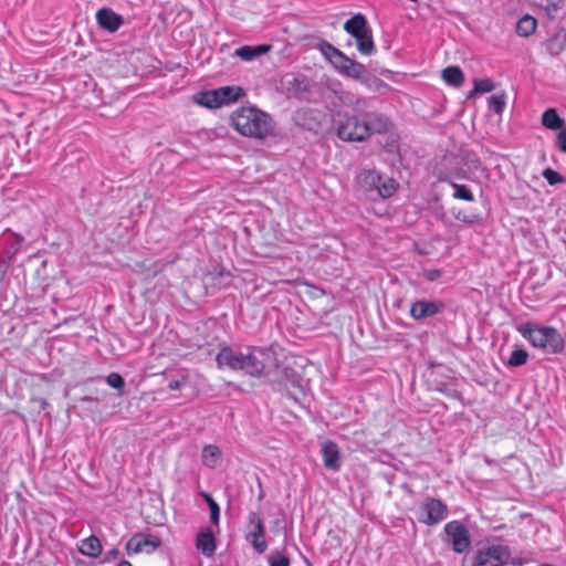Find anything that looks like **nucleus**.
Returning a JSON list of instances; mask_svg holds the SVG:
<instances>
[{"label": "nucleus", "instance_id": "f257e3e1", "mask_svg": "<svg viewBox=\"0 0 566 566\" xmlns=\"http://www.w3.org/2000/svg\"><path fill=\"white\" fill-rule=\"evenodd\" d=\"M232 127L242 136L264 140L273 135L274 123L270 114L255 106H241L230 117Z\"/></svg>", "mask_w": 566, "mask_h": 566}, {"label": "nucleus", "instance_id": "f03ea898", "mask_svg": "<svg viewBox=\"0 0 566 566\" xmlns=\"http://www.w3.org/2000/svg\"><path fill=\"white\" fill-rule=\"evenodd\" d=\"M317 49L338 74L367 84L369 73L363 63L348 57L344 52L327 41H321L317 44Z\"/></svg>", "mask_w": 566, "mask_h": 566}, {"label": "nucleus", "instance_id": "7ed1b4c3", "mask_svg": "<svg viewBox=\"0 0 566 566\" xmlns=\"http://www.w3.org/2000/svg\"><path fill=\"white\" fill-rule=\"evenodd\" d=\"M517 332L534 347L547 354H560L565 348L562 334L554 327L526 322L516 327Z\"/></svg>", "mask_w": 566, "mask_h": 566}, {"label": "nucleus", "instance_id": "20e7f679", "mask_svg": "<svg viewBox=\"0 0 566 566\" xmlns=\"http://www.w3.org/2000/svg\"><path fill=\"white\" fill-rule=\"evenodd\" d=\"M355 182L358 191L371 200L388 199L398 189V182L376 169H363L356 177Z\"/></svg>", "mask_w": 566, "mask_h": 566}, {"label": "nucleus", "instance_id": "39448f33", "mask_svg": "<svg viewBox=\"0 0 566 566\" xmlns=\"http://www.w3.org/2000/svg\"><path fill=\"white\" fill-rule=\"evenodd\" d=\"M277 366L276 354L271 347L249 346L247 348L245 375L259 378L269 375Z\"/></svg>", "mask_w": 566, "mask_h": 566}, {"label": "nucleus", "instance_id": "423d86ee", "mask_svg": "<svg viewBox=\"0 0 566 566\" xmlns=\"http://www.w3.org/2000/svg\"><path fill=\"white\" fill-rule=\"evenodd\" d=\"M449 515V509L444 501L434 496H426L419 504L416 516L419 523L434 526L444 521Z\"/></svg>", "mask_w": 566, "mask_h": 566}, {"label": "nucleus", "instance_id": "0eeeda50", "mask_svg": "<svg viewBox=\"0 0 566 566\" xmlns=\"http://www.w3.org/2000/svg\"><path fill=\"white\" fill-rule=\"evenodd\" d=\"M244 95L240 86H222L212 91L202 92L198 103L208 108H218L237 102Z\"/></svg>", "mask_w": 566, "mask_h": 566}, {"label": "nucleus", "instance_id": "6e6552de", "mask_svg": "<svg viewBox=\"0 0 566 566\" xmlns=\"http://www.w3.org/2000/svg\"><path fill=\"white\" fill-rule=\"evenodd\" d=\"M244 538L258 554L268 549L264 522L259 512L252 511L248 514Z\"/></svg>", "mask_w": 566, "mask_h": 566}, {"label": "nucleus", "instance_id": "1a4fd4ad", "mask_svg": "<svg viewBox=\"0 0 566 566\" xmlns=\"http://www.w3.org/2000/svg\"><path fill=\"white\" fill-rule=\"evenodd\" d=\"M512 552L507 545L494 544L478 549L472 566H506Z\"/></svg>", "mask_w": 566, "mask_h": 566}, {"label": "nucleus", "instance_id": "9d476101", "mask_svg": "<svg viewBox=\"0 0 566 566\" xmlns=\"http://www.w3.org/2000/svg\"><path fill=\"white\" fill-rule=\"evenodd\" d=\"M337 136L345 142H363L367 139V126L364 116H345L337 126Z\"/></svg>", "mask_w": 566, "mask_h": 566}, {"label": "nucleus", "instance_id": "9b49d317", "mask_svg": "<svg viewBox=\"0 0 566 566\" xmlns=\"http://www.w3.org/2000/svg\"><path fill=\"white\" fill-rule=\"evenodd\" d=\"M443 531L454 553L462 554L471 546L469 530L460 521L453 520L448 522Z\"/></svg>", "mask_w": 566, "mask_h": 566}, {"label": "nucleus", "instance_id": "f8f14e48", "mask_svg": "<svg viewBox=\"0 0 566 566\" xmlns=\"http://www.w3.org/2000/svg\"><path fill=\"white\" fill-rule=\"evenodd\" d=\"M247 361V352H235L229 345H222L216 356V363L219 369L228 368L233 371H243Z\"/></svg>", "mask_w": 566, "mask_h": 566}, {"label": "nucleus", "instance_id": "ddd939ff", "mask_svg": "<svg viewBox=\"0 0 566 566\" xmlns=\"http://www.w3.org/2000/svg\"><path fill=\"white\" fill-rule=\"evenodd\" d=\"M247 361V352H235L229 345H222L216 356V363L219 369L228 368L233 371H243Z\"/></svg>", "mask_w": 566, "mask_h": 566}, {"label": "nucleus", "instance_id": "4468645a", "mask_svg": "<svg viewBox=\"0 0 566 566\" xmlns=\"http://www.w3.org/2000/svg\"><path fill=\"white\" fill-rule=\"evenodd\" d=\"M444 308L441 301H416L410 306V316L413 319L421 321L427 317H432Z\"/></svg>", "mask_w": 566, "mask_h": 566}, {"label": "nucleus", "instance_id": "2eb2a0df", "mask_svg": "<svg viewBox=\"0 0 566 566\" xmlns=\"http://www.w3.org/2000/svg\"><path fill=\"white\" fill-rule=\"evenodd\" d=\"M98 25L111 33L118 31L124 25V18L109 8H102L96 13Z\"/></svg>", "mask_w": 566, "mask_h": 566}, {"label": "nucleus", "instance_id": "dca6fc26", "mask_svg": "<svg viewBox=\"0 0 566 566\" xmlns=\"http://www.w3.org/2000/svg\"><path fill=\"white\" fill-rule=\"evenodd\" d=\"M321 453L324 465L332 471H338L342 467V458L337 443L327 440L322 443Z\"/></svg>", "mask_w": 566, "mask_h": 566}, {"label": "nucleus", "instance_id": "f3484780", "mask_svg": "<svg viewBox=\"0 0 566 566\" xmlns=\"http://www.w3.org/2000/svg\"><path fill=\"white\" fill-rule=\"evenodd\" d=\"M364 116L365 126H367V138L373 134H382L389 130L390 122L387 116L371 112Z\"/></svg>", "mask_w": 566, "mask_h": 566}, {"label": "nucleus", "instance_id": "a211bd4d", "mask_svg": "<svg viewBox=\"0 0 566 566\" xmlns=\"http://www.w3.org/2000/svg\"><path fill=\"white\" fill-rule=\"evenodd\" d=\"M196 548L206 557L214 555L217 543L214 534L210 528L202 530L197 534Z\"/></svg>", "mask_w": 566, "mask_h": 566}, {"label": "nucleus", "instance_id": "6ab92c4d", "mask_svg": "<svg viewBox=\"0 0 566 566\" xmlns=\"http://www.w3.org/2000/svg\"><path fill=\"white\" fill-rule=\"evenodd\" d=\"M148 545L154 548L158 547L160 545V541L156 537L150 539L142 534H136L127 542L126 551L128 555L138 554Z\"/></svg>", "mask_w": 566, "mask_h": 566}, {"label": "nucleus", "instance_id": "aec40b11", "mask_svg": "<svg viewBox=\"0 0 566 566\" xmlns=\"http://www.w3.org/2000/svg\"><path fill=\"white\" fill-rule=\"evenodd\" d=\"M2 240L4 242V252L9 258H13L17 255L24 242V238L13 231L6 230L2 234Z\"/></svg>", "mask_w": 566, "mask_h": 566}, {"label": "nucleus", "instance_id": "412c9836", "mask_svg": "<svg viewBox=\"0 0 566 566\" xmlns=\"http://www.w3.org/2000/svg\"><path fill=\"white\" fill-rule=\"evenodd\" d=\"M438 180L440 182L449 184L454 189L453 198L460 199V200H464V201H468V202L474 201V195L472 193L470 188L468 186H465V185H460V184L454 182L450 178L449 175L440 174L438 176Z\"/></svg>", "mask_w": 566, "mask_h": 566}, {"label": "nucleus", "instance_id": "4be33fe9", "mask_svg": "<svg viewBox=\"0 0 566 566\" xmlns=\"http://www.w3.org/2000/svg\"><path fill=\"white\" fill-rule=\"evenodd\" d=\"M78 551L84 556L96 558L101 555L103 547L99 538L91 535L80 542Z\"/></svg>", "mask_w": 566, "mask_h": 566}, {"label": "nucleus", "instance_id": "5701e85b", "mask_svg": "<svg viewBox=\"0 0 566 566\" xmlns=\"http://www.w3.org/2000/svg\"><path fill=\"white\" fill-rule=\"evenodd\" d=\"M547 52L552 56L559 55L566 49V30L560 28L545 43Z\"/></svg>", "mask_w": 566, "mask_h": 566}, {"label": "nucleus", "instance_id": "b1692460", "mask_svg": "<svg viewBox=\"0 0 566 566\" xmlns=\"http://www.w3.org/2000/svg\"><path fill=\"white\" fill-rule=\"evenodd\" d=\"M271 46L266 44L250 46L243 45L235 50L234 55L240 57L243 61L251 62L256 57L268 53Z\"/></svg>", "mask_w": 566, "mask_h": 566}, {"label": "nucleus", "instance_id": "393cba45", "mask_svg": "<svg viewBox=\"0 0 566 566\" xmlns=\"http://www.w3.org/2000/svg\"><path fill=\"white\" fill-rule=\"evenodd\" d=\"M367 29H369L367 20L361 13L353 15L344 24V30L353 38L365 32Z\"/></svg>", "mask_w": 566, "mask_h": 566}, {"label": "nucleus", "instance_id": "a878e982", "mask_svg": "<svg viewBox=\"0 0 566 566\" xmlns=\"http://www.w3.org/2000/svg\"><path fill=\"white\" fill-rule=\"evenodd\" d=\"M356 40L357 50L363 55H371L376 52V46L373 39L371 29H367L365 32L356 35L354 38Z\"/></svg>", "mask_w": 566, "mask_h": 566}, {"label": "nucleus", "instance_id": "bb28decb", "mask_svg": "<svg viewBox=\"0 0 566 566\" xmlns=\"http://www.w3.org/2000/svg\"><path fill=\"white\" fill-rule=\"evenodd\" d=\"M202 463L207 468L214 469L220 464L222 452L214 444L205 446L201 453Z\"/></svg>", "mask_w": 566, "mask_h": 566}, {"label": "nucleus", "instance_id": "cd10ccee", "mask_svg": "<svg viewBox=\"0 0 566 566\" xmlns=\"http://www.w3.org/2000/svg\"><path fill=\"white\" fill-rule=\"evenodd\" d=\"M542 125L548 129L557 130L563 127L564 119L555 108H548L542 115Z\"/></svg>", "mask_w": 566, "mask_h": 566}, {"label": "nucleus", "instance_id": "c85d7f7f", "mask_svg": "<svg viewBox=\"0 0 566 566\" xmlns=\"http://www.w3.org/2000/svg\"><path fill=\"white\" fill-rule=\"evenodd\" d=\"M442 78L447 84L459 87L464 81V75L460 67L448 66L442 71Z\"/></svg>", "mask_w": 566, "mask_h": 566}, {"label": "nucleus", "instance_id": "c756f323", "mask_svg": "<svg viewBox=\"0 0 566 566\" xmlns=\"http://www.w3.org/2000/svg\"><path fill=\"white\" fill-rule=\"evenodd\" d=\"M537 21L532 15L525 14L516 23V33L521 36H530L536 30Z\"/></svg>", "mask_w": 566, "mask_h": 566}, {"label": "nucleus", "instance_id": "7c9ffc66", "mask_svg": "<svg viewBox=\"0 0 566 566\" xmlns=\"http://www.w3.org/2000/svg\"><path fill=\"white\" fill-rule=\"evenodd\" d=\"M202 495H203V497L207 502V505L209 507V511H210V521H211L212 525L218 527L219 521H220L219 504L214 501V499L209 493H203Z\"/></svg>", "mask_w": 566, "mask_h": 566}, {"label": "nucleus", "instance_id": "2f4dec72", "mask_svg": "<svg viewBox=\"0 0 566 566\" xmlns=\"http://www.w3.org/2000/svg\"><path fill=\"white\" fill-rule=\"evenodd\" d=\"M528 360V353L525 349L516 348L512 352L509 360L507 366L510 367H520L527 363Z\"/></svg>", "mask_w": 566, "mask_h": 566}, {"label": "nucleus", "instance_id": "473e14b6", "mask_svg": "<svg viewBox=\"0 0 566 566\" xmlns=\"http://www.w3.org/2000/svg\"><path fill=\"white\" fill-rule=\"evenodd\" d=\"M565 0H546L544 10L549 19H555L564 8Z\"/></svg>", "mask_w": 566, "mask_h": 566}, {"label": "nucleus", "instance_id": "72a5a7b5", "mask_svg": "<svg viewBox=\"0 0 566 566\" xmlns=\"http://www.w3.org/2000/svg\"><path fill=\"white\" fill-rule=\"evenodd\" d=\"M505 105L506 95L504 93L492 95L489 98V107L496 114H501L504 111Z\"/></svg>", "mask_w": 566, "mask_h": 566}, {"label": "nucleus", "instance_id": "f704fd0d", "mask_svg": "<svg viewBox=\"0 0 566 566\" xmlns=\"http://www.w3.org/2000/svg\"><path fill=\"white\" fill-rule=\"evenodd\" d=\"M494 83L490 78H480L474 80V88L471 93V96L473 94H482V93H489L494 90Z\"/></svg>", "mask_w": 566, "mask_h": 566}, {"label": "nucleus", "instance_id": "c9c22d12", "mask_svg": "<svg viewBox=\"0 0 566 566\" xmlns=\"http://www.w3.org/2000/svg\"><path fill=\"white\" fill-rule=\"evenodd\" d=\"M105 380L108 386L119 391H123L125 387V380L118 373H111Z\"/></svg>", "mask_w": 566, "mask_h": 566}, {"label": "nucleus", "instance_id": "e433bc0d", "mask_svg": "<svg viewBox=\"0 0 566 566\" xmlns=\"http://www.w3.org/2000/svg\"><path fill=\"white\" fill-rule=\"evenodd\" d=\"M269 566H290V558L280 552H273L269 556Z\"/></svg>", "mask_w": 566, "mask_h": 566}, {"label": "nucleus", "instance_id": "4c0bfd02", "mask_svg": "<svg viewBox=\"0 0 566 566\" xmlns=\"http://www.w3.org/2000/svg\"><path fill=\"white\" fill-rule=\"evenodd\" d=\"M543 177L546 179V181L551 186L565 182V178L559 172H557V171H555V170H553L551 168H546L543 171Z\"/></svg>", "mask_w": 566, "mask_h": 566}, {"label": "nucleus", "instance_id": "58836bf2", "mask_svg": "<svg viewBox=\"0 0 566 566\" xmlns=\"http://www.w3.org/2000/svg\"><path fill=\"white\" fill-rule=\"evenodd\" d=\"M557 146L560 151L566 154V127L560 128L558 135H557Z\"/></svg>", "mask_w": 566, "mask_h": 566}, {"label": "nucleus", "instance_id": "ea45409f", "mask_svg": "<svg viewBox=\"0 0 566 566\" xmlns=\"http://www.w3.org/2000/svg\"><path fill=\"white\" fill-rule=\"evenodd\" d=\"M441 273L439 270H428L424 273V276L428 281L433 282L440 277Z\"/></svg>", "mask_w": 566, "mask_h": 566}, {"label": "nucleus", "instance_id": "a19ab883", "mask_svg": "<svg viewBox=\"0 0 566 566\" xmlns=\"http://www.w3.org/2000/svg\"><path fill=\"white\" fill-rule=\"evenodd\" d=\"M448 175L450 176V178L452 180H453V178H457V179H465L467 178V172L463 169H458L453 174H448Z\"/></svg>", "mask_w": 566, "mask_h": 566}, {"label": "nucleus", "instance_id": "79ce46f5", "mask_svg": "<svg viewBox=\"0 0 566 566\" xmlns=\"http://www.w3.org/2000/svg\"><path fill=\"white\" fill-rule=\"evenodd\" d=\"M180 388H181V381H179L178 379H172L168 384L169 390H178Z\"/></svg>", "mask_w": 566, "mask_h": 566}, {"label": "nucleus", "instance_id": "37998d69", "mask_svg": "<svg viewBox=\"0 0 566 566\" xmlns=\"http://www.w3.org/2000/svg\"><path fill=\"white\" fill-rule=\"evenodd\" d=\"M509 564H511L512 566H523V562L520 559H510Z\"/></svg>", "mask_w": 566, "mask_h": 566}, {"label": "nucleus", "instance_id": "c03bdc74", "mask_svg": "<svg viewBox=\"0 0 566 566\" xmlns=\"http://www.w3.org/2000/svg\"><path fill=\"white\" fill-rule=\"evenodd\" d=\"M455 218H457L458 220H462V221H464V222H469V223L473 222V220H472V219H469V218H468V217H465V216H462V217H461L460 214H458Z\"/></svg>", "mask_w": 566, "mask_h": 566}, {"label": "nucleus", "instance_id": "a18cd8bd", "mask_svg": "<svg viewBox=\"0 0 566 566\" xmlns=\"http://www.w3.org/2000/svg\"><path fill=\"white\" fill-rule=\"evenodd\" d=\"M455 218H457L458 220H462V221H464V222H469V223L473 222V220H472V219H469V218H468V217H465V216H462V217H461L460 214H458Z\"/></svg>", "mask_w": 566, "mask_h": 566}, {"label": "nucleus", "instance_id": "49530a36", "mask_svg": "<svg viewBox=\"0 0 566 566\" xmlns=\"http://www.w3.org/2000/svg\"><path fill=\"white\" fill-rule=\"evenodd\" d=\"M290 373L293 375L295 374L293 369L284 368V375L286 378L290 377Z\"/></svg>", "mask_w": 566, "mask_h": 566}, {"label": "nucleus", "instance_id": "de8ad7c7", "mask_svg": "<svg viewBox=\"0 0 566 566\" xmlns=\"http://www.w3.org/2000/svg\"><path fill=\"white\" fill-rule=\"evenodd\" d=\"M117 566H133L128 560H122Z\"/></svg>", "mask_w": 566, "mask_h": 566}, {"label": "nucleus", "instance_id": "09e8293b", "mask_svg": "<svg viewBox=\"0 0 566 566\" xmlns=\"http://www.w3.org/2000/svg\"><path fill=\"white\" fill-rule=\"evenodd\" d=\"M108 554H109L111 556H113V557H116V556H117V554H118V551H117V549H112V551H109V552H108Z\"/></svg>", "mask_w": 566, "mask_h": 566}, {"label": "nucleus", "instance_id": "8fccbe9b", "mask_svg": "<svg viewBox=\"0 0 566 566\" xmlns=\"http://www.w3.org/2000/svg\"><path fill=\"white\" fill-rule=\"evenodd\" d=\"M307 566H313L308 560L306 562Z\"/></svg>", "mask_w": 566, "mask_h": 566}, {"label": "nucleus", "instance_id": "3c124183", "mask_svg": "<svg viewBox=\"0 0 566 566\" xmlns=\"http://www.w3.org/2000/svg\"><path fill=\"white\" fill-rule=\"evenodd\" d=\"M410 1L417 3L419 0H410Z\"/></svg>", "mask_w": 566, "mask_h": 566}]
</instances>
